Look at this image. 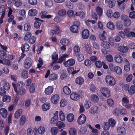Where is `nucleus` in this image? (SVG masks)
Wrapping results in <instances>:
<instances>
[{"label": "nucleus", "instance_id": "f257e3e1", "mask_svg": "<svg viewBox=\"0 0 135 135\" xmlns=\"http://www.w3.org/2000/svg\"><path fill=\"white\" fill-rule=\"evenodd\" d=\"M80 25V22L78 21H75L73 25L70 27V31L73 32L77 33L79 32Z\"/></svg>", "mask_w": 135, "mask_h": 135}, {"label": "nucleus", "instance_id": "f03ea898", "mask_svg": "<svg viewBox=\"0 0 135 135\" xmlns=\"http://www.w3.org/2000/svg\"><path fill=\"white\" fill-rule=\"evenodd\" d=\"M33 61L31 58L29 57H26L24 63V66L26 69H29L32 66Z\"/></svg>", "mask_w": 135, "mask_h": 135}, {"label": "nucleus", "instance_id": "7ed1b4c3", "mask_svg": "<svg viewBox=\"0 0 135 135\" xmlns=\"http://www.w3.org/2000/svg\"><path fill=\"white\" fill-rule=\"evenodd\" d=\"M121 20L123 21L124 26H129L131 23V21L129 19L128 17L125 15H123L121 16Z\"/></svg>", "mask_w": 135, "mask_h": 135}, {"label": "nucleus", "instance_id": "20e7f679", "mask_svg": "<svg viewBox=\"0 0 135 135\" xmlns=\"http://www.w3.org/2000/svg\"><path fill=\"white\" fill-rule=\"evenodd\" d=\"M105 80L106 83L109 84H115V80L114 78L110 75H107L106 76Z\"/></svg>", "mask_w": 135, "mask_h": 135}, {"label": "nucleus", "instance_id": "39448f33", "mask_svg": "<svg viewBox=\"0 0 135 135\" xmlns=\"http://www.w3.org/2000/svg\"><path fill=\"white\" fill-rule=\"evenodd\" d=\"M101 91L103 95L105 97H109L110 96L109 90L106 88H102Z\"/></svg>", "mask_w": 135, "mask_h": 135}, {"label": "nucleus", "instance_id": "423d86ee", "mask_svg": "<svg viewBox=\"0 0 135 135\" xmlns=\"http://www.w3.org/2000/svg\"><path fill=\"white\" fill-rule=\"evenodd\" d=\"M86 120V116L82 114L78 118L77 120V122L79 124H82L85 123Z\"/></svg>", "mask_w": 135, "mask_h": 135}, {"label": "nucleus", "instance_id": "0eeeda50", "mask_svg": "<svg viewBox=\"0 0 135 135\" xmlns=\"http://www.w3.org/2000/svg\"><path fill=\"white\" fill-rule=\"evenodd\" d=\"M75 63V61L73 59H70L65 62L64 63L65 66L66 67H69L73 65Z\"/></svg>", "mask_w": 135, "mask_h": 135}, {"label": "nucleus", "instance_id": "6e6552de", "mask_svg": "<svg viewBox=\"0 0 135 135\" xmlns=\"http://www.w3.org/2000/svg\"><path fill=\"white\" fill-rule=\"evenodd\" d=\"M71 99L73 100L77 101L79 100L80 98V95L76 93H72L70 95Z\"/></svg>", "mask_w": 135, "mask_h": 135}, {"label": "nucleus", "instance_id": "1a4fd4ad", "mask_svg": "<svg viewBox=\"0 0 135 135\" xmlns=\"http://www.w3.org/2000/svg\"><path fill=\"white\" fill-rule=\"evenodd\" d=\"M59 98V96L57 94H55L53 95L51 98V101L54 104H56L57 103L58 101Z\"/></svg>", "mask_w": 135, "mask_h": 135}, {"label": "nucleus", "instance_id": "9d476101", "mask_svg": "<svg viewBox=\"0 0 135 135\" xmlns=\"http://www.w3.org/2000/svg\"><path fill=\"white\" fill-rule=\"evenodd\" d=\"M82 37L84 39H87L89 36V33L88 30L87 29H84L82 33Z\"/></svg>", "mask_w": 135, "mask_h": 135}, {"label": "nucleus", "instance_id": "9b49d317", "mask_svg": "<svg viewBox=\"0 0 135 135\" xmlns=\"http://www.w3.org/2000/svg\"><path fill=\"white\" fill-rule=\"evenodd\" d=\"M101 45L105 49H109L110 48V44L108 42L103 41L101 43Z\"/></svg>", "mask_w": 135, "mask_h": 135}, {"label": "nucleus", "instance_id": "f8f14e48", "mask_svg": "<svg viewBox=\"0 0 135 135\" xmlns=\"http://www.w3.org/2000/svg\"><path fill=\"white\" fill-rule=\"evenodd\" d=\"M118 133L121 134L122 135H125L126 134V131L125 128L123 127H120L117 129Z\"/></svg>", "mask_w": 135, "mask_h": 135}, {"label": "nucleus", "instance_id": "ddd939ff", "mask_svg": "<svg viewBox=\"0 0 135 135\" xmlns=\"http://www.w3.org/2000/svg\"><path fill=\"white\" fill-rule=\"evenodd\" d=\"M53 87L51 86H49L45 89V93L47 95H50L53 92Z\"/></svg>", "mask_w": 135, "mask_h": 135}, {"label": "nucleus", "instance_id": "4468645a", "mask_svg": "<svg viewBox=\"0 0 135 135\" xmlns=\"http://www.w3.org/2000/svg\"><path fill=\"white\" fill-rule=\"evenodd\" d=\"M118 49L121 52L125 53L128 51V48L127 46H120L118 47Z\"/></svg>", "mask_w": 135, "mask_h": 135}, {"label": "nucleus", "instance_id": "2eb2a0df", "mask_svg": "<svg viewBox=\"0 0 135 135\" xmlns=\"http://www.w3.org/2000/svg\"><path fill=\"white\" fill-rule=\"evenodd\" d=\"M50 107V104L49 103H45L42 105V108L44 111H46L49 110Z\"/></svg>", "mask_w": 135, "mask_h": 135}, {"label": "nucleus", "instance_id": "dca6fc26", "mask_svg": "<svg viewBox=\"0 0 135 135\" xmlns=\"http://www.w3.org/2000/svg\"><path fill=\"white\" fill-rule=\"evenodd\" d=\"M7 111L6 109L2 108L0 109V113L3 118H6L7 115Z\"/></svg>", "mask_w": 135, "mask_h": 135}, {"label": "nucleus", "instance_id": "f3484780", "mask_svg": "<svg viewBox=\"0 0 135 135\" xmlns=\"http://www.w3.org/2000/svg\"><path fill=\"white\" fill-rule=\"evenodd\" d=\"M19 85L18 92V94H19L20 95H23L25 94L26 92V91L25 89L23 88V85Z\"/></svg>", "mask_w": 135, "mask_h": 135}, {"label": "nucleus", "instance_id": "a211bd4d", "mask_svg": "<svg viewBox=\"0 0 135 135\" xmlns=\"http://www.w3.org/2000/svg\"><path fill=\"white\" fill-rule=\"evenodd\" d=\"M114 60L115 62L118 63H122L123 61L122 57L119 55H117L114 57Z\"/></svg>", "mask_w": 135, "mask_h": 135}, {"label": "nucleus", "instance_id": "6ab92c4d", "mask_svg": "<svg viewBox=\"0 0 135 135\" xmlns=\"http://www.w3.org/2000/svg\"><path fill=\"white\" fill-rule=\"evenodd\" d=\"M60 42L62 45L68 46L70 44V42L69 40L66 38H62L60 41Z\"/></svg>", "mask_w": 135, "mask_h": 135}, {"label": "nucleus", "instance_id": "aec40b11", "mask_svg": "<svg viewBox=\"0 0 135 135\" xmlns=\"http://www.w3.org/2000/svg\"><path fill=\"white\" fill-rule=\"evenodd\" d=\"M27 120V118L25 115H22L20 119L19 124L20 125L23 126L24 125Z\"/></svg>", "mask_w": 135, "mask_h": 135}, {"label": "nucleus", "instance_id": "412c9836", "mask_svg": "<svg viewBox=\"0 0 135 135\" xmlns=\"http://www.w3.org/2000/svg\"><path fill=\"white\" fill-rule=\"evenodd\" d=\"M22 111V110L21 109H18L15 113L14 117L16 118H19L21 115Z\"/></svg>", "mask_w": 135, "mask_h": 135}, {"label": "nucleus", "instance_id": "4be33fe9", "mask_svg": "<svg viewBox=\"0 0 135 135\" xmlns=\"http://www.w3.org/2000/svg\"><path fill=\"white\" fill-rule=\"evenodd\" d=\"M36 21L35 22L34 26L36 28H39L41 26V22H39L40 19L38 18H35Z\"/></svg>", "mask_w": 135, "mask_h": 135}, {"label": "nucleus", "instance_id": "5701e85b", "mask_svg": "<svg viewBox=\"0 0 135 135\" xmlns=\"http://www.w3.org/2000/svg\"><path fill=\"white\" fill-rule=\"evenodd\" d=\"M22 52H24L25 51H28L30 49V46L27 44H25L22 47H21Z\"/></svg>", "mask_w": 135, "mask_h": 135}, {"label": "nucleus", "instance_id": "b1692460", "mask_svg": "<svg viewBox=\"0 0 135 135\" xmlns=\"http://www.w3.org/2000/svg\"><path fill=\"white\" fill-rule=\"evenodd\" d=\"M87 130L86 128L82 127L79 130L78 134L79 135H84L86 132Z\"/></svg>", "mask_w": 135, "mask_h": 135}, {"label": "nucleus", "instance_id": "393cba45", "mask_svg": "<svg viewBox=\"0 0 135 135\" xmlns=\"http://www.w3.org/2000/svg\"><path fill=\"white\" fill-rule=\"evenodd\" d=\"M59 129L56 127H52L50 129V132L52 135H56L59 132Z\"/></svg>", "mask_w": 135, "mask_h": 135}, {"label": "nucleus", "instance_id": "a878e982", "mask_svg": "<svg viewBox=\"0 0 135 135\" xmlns=\"http://www.w3.org/2000/svg\"><path fill=\"white\" fill-rule=\"evenodd\" d=\"M52 58L53 61L52 62V64L55 63L57 61L58 58V55L57 54L56 52H55L53 53L52 55Z\"/></svg>", "mask_w": 135, "mask_h": 135}, {"label": "nucleus", "instance_id": "bb28decb", "mask_svg": "<svg viewBox=\"0 0 135 135\" xmlns=\"http://www.w3.org/2000/svg\"><path fill=\"white\" fill-rule=\"evenodd\" d=\"M37 13V11L36 9H31L29 10L28 14L31 16H36Z\"/></svg>", "mask_w": 135, "mask_h": 135}, {"label": "nucleus", "instance_id": "cd10ccee", "mask_svg": "<svg viewBox=\"0 0 135 135\" xmlns=\"http://www.w3.org/2000/svg\"><path fill=\"white\" fill-rule=\"evenodd\" d=\"M31 28V26L29 23H26L23 25L24 30L25 31H29L30 30Z\"/></svg>", "mask_w": 135, "mask_h": 135}, {"label": "nucleus", "instance_id": "c85d7f7f", "mask_svg": "<svg viewBox=\"0 0 135 135\" xmlns=\"http://www.w3.org/2000/svg\"><path fill=\"white\" fill-rule=\"evenodd\" d=\"M74 55L77 56L80 51V47L78 45H75L74 47Z\"/></svg>", "mask_w": 135, "mask_h": 135}, {"label": "nucleus", "instance_id": "c756f323", "mask_svg": "<svg viewBox=\"0 0 135 135\" xmlns=\"http://www.w3.org/2000/svg\"><path fill=\"white\" fill-rule=\"evenodd\" d=\"M28 71L27 70H22L21 73V77L24 79L27 78L28 77Z\"/></svg>", "mask_w": 135, "mask_h": 135}, {"label": "nucleus", "instance_id": "7c9ffc66", "mask_svg": "<svg viewBox=\"0 0 135 135\" xmlns=\"http://www.w3.org/2000/svg\"><path fill=\"white\" fill-rule=\"evenodd\" d=\"M75 81L77 84H82L84 82V80L81 77L79 76L76 78Z\"/></svg>", "mask_w": 135, "mask_h": 135}, {"label": "nucleus", "instance_id": "2f4dec72", "mask_svg": "<svg viewBox=\"0 0 135 135\" xmlns=\"http://www.w3.org/2000/svg\"><path fill=\"white\" fill-rule=\"evenodd\" d=\"M67 118L68 122L70 123L72 122L74 119L73 114L72 113L68 114L67 115Z\"/></svg>", "mask_w": 135, "mask_h": 135}, {"label": "nucleus", "instance_id": "473e14b6", "mask_svg": "<svg viewBox=\"0 0 135 135\" xmlns=\"http://www.w3.org/2000/svg\"><path fill=\"white\" fill-rule=\"evenodd\" d=\"M63 90L64 93L66 95L69 94L71 92L70 88L67 86H65L64 87Z\"/></svg>", "mask_w": 135, "mask_h": 135}, {"label": "nucleus", "instance_id": "72a5a7b5", "mask_svg": "<svg viewBox=\"0 0 135 135\" xmlns=\"http://www.w3.org/2000/svg\"><path fill=\"white\" fill-rule=\"evenodd\" d=\"M128 93L130 95H132L135 93V85L131 86L130 89L128 91Z\"/></svg>", "mask_w": 135, "mask_h": 135}, {"label": "nucleus", "instance_id": "f704fd0d", "mask_svg": "<svg viewBox=\"0 0 135 135\" xmlns=\"http://www.w3.org/2000/svg\"><path fill=\"white\" fill-rule=\"evenodd\" d=\"M85 50L89 54H92V49L90 45L88 44H86L85 46Z\"/></svg>", "mask_w": 135, "mask_h": 135}, {"label": "nucleus", "instance_id": "c9c22d12", "mask_svg": "<svg viewBox=\"0 0 135 135\" xmlns=\"http://www.w3.org/2000/svg\"><path fill=\"white\" fill-rule=\"evenodd\" d=\"M108 28L111 30H114L115 28V26L114 23L112 22H109L107 24Z\"/></svg>", "mask_w": 135, "mask_h": 135}, {"label": "nucleus", "instance_id": "e433bc0d", "mask_svg": "<svg viewBox=\"0 0 135 135\" xmlns=\"http://www.w3.org/2000/svg\"><path fill=\"white\" fill-rule=\"evenodd\" d=\"M56 125L59 129H61L65 127V124L63 122L60 121H58L56 124Z\"/></svg>", "mask_w": 135, "mask_h": 135}, {"label": "nucleus", "instance_id": "4c0bfd02", "mask_svg": "<svg viewBox=\"0 0 135 135\" xmlns=\"http://www.w3.org/2000/svg\"><path fill=\"white\" fill-rule=\"evenodd\" d=\"M58 14L59 16L63 17L66 15V12L65 9H61L58 12Z\"/></svg>", "mask_w": 135, "mask_h": 135}, {"label": "nucleus", "instance_id": "58836bf2", "mask_svg": "<svg viewBox=\"0 0 135 135\" xmlns=\"http://www.w3.org/2000/svg\"><path fill=\"white\" fill-rule=\"evenodd\" d=\"M57 78V75L55 73L51 74L49 76L50 80L54 81Z\"/></svg>", "mask_w": 135, "mask_h": 135}, {"label": "nucleus", "instance_id": "ea45409f", "mask_svg": "<svg viewBox=\"0 0 135 135\" xmlns=\"http://www.w3.org/2000/svg\"><path fill=\"white\" fill-rule=\"evenodd\" d=\"M11 100V97L8 95H5L3 97L2 101L6 102H9Z\"/></svg>", "mask_w": 135, "mask_h": 135}, {"label": "nucleus", "instance_id": "a19ab883", "mask_svg": "<svg viewBox=\"0 0 135 135\" xmlns=\"http://www.w3.org/2000/svg\"><path fill=\"white\" fill-rule=\"evenodd\" d=\"M106 33L105 31H104L102 33H100L99 35V37L101 41H104L106 39V37L104 35Z\"/></svg>", "mask_w": 135, "mask_h": 135}, {"label": "nucleus", "instance_id": "79ce46f5", "mask_svg": "<svg viewBox=\"0 0 135 135\" xmlns=\"http://www.w3.org/2000/svg\"><path fill=\"white\" fill-rule=\"evenodd\" d=\"M7 57L6 52L3 50H0V58L1 59H5Z\"/></svg>", "mask_w": 135, "mask_h": 135}, {"label": "nucleus", "instance_id": "37998d69", "mask_svg": "<svg viewBox=\"0 0 135 135\" xmlns=\"http://www.w3.org/2000/svg\"><path fill=\"white\" fill-rule=\"evenodd\" d=\"M96 12L98 15L100 16L103 13V10L102 8L99 6H98L96 8Z\"/></svg>", "mask_w": 135, "mask_h": 135}, {"label": "nucleus", "instance_id": "c03bdc74", "mask_svg": "<svg viewBox=\"0 0 135 135\" xmlns=\"http://www.w3.org/2000/svg\"><path fill=\"white\" fill-rule=\"evenodd\" d=\"M91 100L95 102H97L99 100V98L97 95L95 94H93L91 96Z\"/></svg>", "mask_w": 135, "mask_h": 135}, {"label": "nucleus", "instance_id": "a18cd8bd", "mask_svg": "<svg viewBox=\"0 0 135 135\" xmlns=\"http://www.w3.org/2000/svg\"><path fill=\"white\" fill-rule=\"evenodd\" d=\"M98 107L96 106L92 107L90 110V113L92 114L97 113L98 111Z\"/></svg>", "mask_w": 135, "mask_h": 135}, {"label": "nucleus", "instance_id": "49530a36", "mask_svg": "<svg viewBox=\"0 0 135 135\" xmlns=\"http://www.w3.org/2000/svg\"><path fill=\"white\" fill-rule=\"evenodd\" d=\"M115 69L114 72H115L118 75L121 74L122 73V70L121 68L119 66L115 67Z\"/></svg>", "mask_w": 135, "mask_h": 135}, {"label": "nucleus", "instance_id": "de8ad7c7", "mask_svg": "<svg viewBox=\"0 0 135 135\" xmlns=\"http://www.w3.org/2000/svg\"><path fill=\"white\" fill-rule=\"evenodd\" d=\"M67 100L65 99H61L60 103V106L61 107H65L67 104Z\"/></svg>", "mask_w": 135, "mask_h": 135}, {"label": "nucleus", "instance_id": "09e8293b", "mask_svg": "<svg viewBox=\"0 0 135 135\" xmlns=\"http://www.w3.org/2000/svg\"><path fill=\"white\" fill-rule=\"evenodd\" d=\"M68 55L64 54L61 56L59 59V61L57 63H61L65 60V58L67 57Z\"/></svg>", "mask_w": 135, "mask_h": 135}, {"label": "nucleus", "instance_id": "8fccbe9b", "mask_svg": "<svg viewBox=\"0 0 135 135\" xmlns=\"http://www.w3.org/2000/svg\"><path fill=\"white\" fill-rule=\"evenodd\" d=\"M124 32L127 37H130V34L131 31L129 28L127 27L126 28L124 29Z\"/></svg>", "mask_w": 135, "mask_h": 135}, {"label": "nucleus", "instance_id": "3c124183", "mask_svg": "<svg viewBox=\"0 0 135 135\" xmlns=\"http://www.w3.org/2000/svg\"><path fill=\"white\" fill-rule=\"evenodd\" d=\"M108 123L111 127H113L115 124V121L113 119L110 118L109 120Z\"/></svg>", "mask_w": 135, "mask_h": 135}, {"label": "nucleus", "instance_id": "603ef678", "mask_svg": "<svg viewBox=\"0 0 135 135\" xmlns=\"http://www.w3.org/2000/svg\"><path fill=\"white\" fill-rule=\"evenodd\" d=\"M116 27L117 29L119 30H122L123 27L122 23L120 22H118L116 24Z\"/></svg>", "mask_w": 135, "mask_h": 135}, {"label": "nucleus", "instance_id": "864d4df0", "mask_svg": "<svg viewBox=\"0 0 135 135\" xmlns=\"http://www.w3.org/2000/svg\"><path fill=\"white\" fill-rule=\"evenodd\" d=\"M102 126L103 129L105 130H108L110 127L109 124L107 122L104 123Z\"/></svg>", "mask_w": 135, "mask_h": 135}, {"label": "nucleus", "instance_id": "5fc2aeb1", "mask_svg": "<svg viewBox=\"0 0 135 135\" xmlns=\"http://www.w3.org/2000/svg\"><path fill=\"white\" fill-rule=\"evenodd\" d=\"M10 76L11 80L14 81V82H13L12 83V84H16L17 81V77L16 75H11Z\"/></svg>", "mask_w": 135, "mask_h": 135}, {"label": "nucleus", "instance_id": "6e6d98bb", "mask_svg": "<svg viewBox=\"0 0 135 135\" xmlns=\"http://www.w3.org/2000/svg\"><path fill=\"white\" fill-rule=\"evenodd\" d=\"M2 14L1 17L0 18V25L3 22V19L5 15V11L4 9H2Z\"/></svg>", "mask_w": 135, "mask_h": 135}, {"label": "nucleus", "instance_id": "4d7b16f0", "mask_svg": "<svg viewBox=\"0 0 135 135\" xmlns=\"http://www.w3.org/2000/svg\"><path fill=\"white\" fill-rule=\"evenodd\" d=\"M58 119V117L56 116H54L52 117L50 120V123L51 124H54L56 123Z\"/></svg>", "mask_w": 135, "mask_h": 135}, {"label": "nucleus", "instance_id": "13d9d810", "mask_svg": "<svg viewBox=\"0 0 135 135\" xmlns=\"http://www.w3.org/2000/svg\"><path fill=\"white\" fill-rule=\"evenodd\" d=\"M38 131L40 134H43L45 131V128L43 126H40L38 128Z\"/></svg>", "mask_w": 135, "mask_h": 135}, {"label": "nucleus", "instance_id": "bf43d9fd", "mask_svg": "<svg viewBox=\"0 0 135 135\" xmlns=\"http://www.w3.org/2000/svg\"><path fill=\"white\" fill-rule=\"evenodd\" d=\"M31 36V34L30 32H27L24 37V39L26 40H28L30 39Z\"/></svg>", "mask_w": 135, "mask_h": 135}, {"label": "nucleus", "instance_id": "052dcab7", "mask_svg": "<svg viewBox=\"0 0 135 135\" xmlns=\"http://www.w3.org/2000/svg\"><path fill=\"white\" fill-rule=\"evenodd\" d=\"M60 120L62 121H65V116L63 112L62 111H60Z\"/></svg>", "mask_w": 135, "mask_h": 135}, {"label": "nucleus", "instance_id": "680f3d73", "mask_svg": "<svg viewBox=\"0 0 135 135\" xmlns=\"http://www.w3.org/2000/svg\"><path fill=\"white\" fill-rule=\"evenodd\" d=\"M76 133V129L75 128H71L69 130L70 135H75Z\"/></svg>", "mask_w": 135, "mask_h": 135}, {"label": "nucleus", "instance_id": "e2e57ef3", "mask_svg": "<svg viewBox=\"0 0 135 135\" xmlns=\"http://www.w3.org/2000/svg\"><path fill=\"white\" fill-rule=\"evenodd\" d=\"M102 61L101 62L100 61H97L95 63V65L96 67L99 68L102 67Z\"/></svg>", "mask_w": 135, "mask_h": 135}, {"label": "nucleus", "instance_id": "0e129e2a", "mask_svg": "<svg viewBox=\"0 0 135 135\" xmlns=\"http://www.w3.org/2000/svg\"><path fill=\"white\" fill-rule=\"evenodd\" d=\"M107 102L110 106L112 107L114 105V103L113 100L111 99H107Z\"/></svg>", "mask_w": 135, "mask_h": 135}, {"label": "nucleus", "instance_id": "69168bd1", "mask_svg": "<svg viewBox=\"0 0 135 135\" xmlns=\"http://www.w3.org/2000/svg\"><path fill=\"white\" fill-rule=\"evenodd\" d=\"M76 56L77 57L78 60L79 61H81L84 59V56L82 54H78V55Z\"/></svg>", "mask_w": 135, "mask_h": 135}, {"label": "nucleus", "instance_id": "338daca9", "mask_svg": "<svg viewBox=\"0 0 135 135\" xmlns=\"http://www.w3.org/2000/svg\"><path fill=\"white\" fill-rule=\"evenodd\" d=\"M107 60L109 62H111L113 61V59L112 56L110 55H108L106 56Z\"/></svg>", "mask_w": 135, "mask_h": 135}, {"label": "nucleus", "instance_id": "774afa93", "mask_svg": "<svg viewBox=\"0 0 135 135\" xmlns=\"http://www.w3.org/2000/svg\"><path fill=\"white\" fill-rule=\"evenodd\" d=\"M91 104L90 102L88 100L85 101L84 103V106L86 109H88L90 107Z\"/></svg>", "mask_w": 135, "mask_h": 135}]
</instances>
